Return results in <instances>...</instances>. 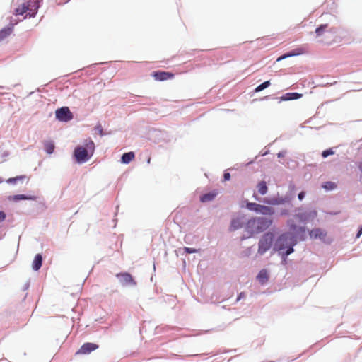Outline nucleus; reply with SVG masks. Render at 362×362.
Returning a JSON list of instances; mask_svg holds the SVG:
<instances>
[{"mask_svg":"<svg viewBox=\"0 0 362 362\" xmlns=\"http://www.w3.org/2000/svg\"><path fill=\"white\" fill-rule=\"evenodd\" d=\"M10 200H13L15 202L19 201V200H35L36 197L35 196H27L25 194H17L13 195L12 197H9Z\"/></svg>","mask_w":362,"mask_h":362,"instance_id":"17","label":"nucleus"},{"mask_svg":"<svg viewBox=\"0 0 362 362\" xmlns=\"http://www.w3.org/2000/svg\"><path fill=\"white\" fill-rule=\"evenodd\" d=\"M224 181H228L230 179V175L229 173H225L223 175Z\"/></svg>","mask_w":362,"mask_h":362,"instance_id":"32","label":"nucleus"},{"mask_svg":"<svg viewBox=\"0 0 362 362\" xmlns=\"http://www.w3.org/2000/svg\"><path fill=\"white\" fill-rule=\"evenodd\" d=\"M361 233H362V229H361V231L359 232L358 235H359Z\"/></svg>","mask_w":362,"mask_h":362,"instance_id":"37","label":"nucleus"},{"mask_svg":"<svg viewBox=\"0 0 362 362\" xmlns=\"http://www.w3.org/2000/svg\"><path fill=\"white\" fill-rule=\"evenodd\" d=\"M291 95H292V100L299 99L302 97V94L298 93H291Z\"/></svg>","mask_w":362,"mask_h":362,"instance_id":"30","label":"nucleus"},{"mask_svg":"<svg viewBox=\"0 0 362 362\" xmlns=\"http://www.w3.org/2000/svg\"><path fill=\"white\" fill-rule=\"evenodd\" d=\"M322 187L327 190H332L337 187V185L332 182H326Z\"/></svg>","mask_w":362,"mask_h":362,"instance_id":"26","label":"nucleus"},{"mask_svg":"<svg viewBox=\"0 0 362 362\" xmlns=\"http://www.w3.org/2000/svg\"><path fill=\"white\" fill-rule=\"evenodd\" d=\"M274 235L272 233H267L263 235L259 242L258 253L263 255L270 249Z\"/></svg>","mask_w":362,"mask_h":362,"instance_id":"6","label":"nucleus"},{"mask_svg":"<svg viewBox=\"0 0 362 362\" xmlns=\"http://www.w3.org/2000/svg\"><path fill=\"white\" fill-rule=\"evenodd\" d=\"M6 218V214L4 211H0V223L3 222Z\"/></svg>","mask_w":362,"mask_h":362,"instance_id":"31","label":"nucleus"},{"mask_svg":"<svg viewBox=\"0 0 362 362\" xmlns=\"http://www.w3.org/2000/svg\"><path fill=\"white\" fill-rule=\"evenodd\" d=\"M259 213L264 215H272L274 213V211L272 207L261 205Z\"/></svg>","mask_w":362,"mask_h":362,"instance_id":"20","label":"nucleus"},{"mask_svg":"<svg viewBox=\"0 0 362 362\" xmlns=\"http://www.w3.org/2000/svg\"><path fill=\"white\" fill-rule=\"evenodd\" d=\"M332 154H334V151L332 149H327V150H325V151H322V156L323 158H326L328 156H330V155H332Z\"/></svg>","mask_w":362,"mask_h":362,"instance_id":"28","label":"nucleus"},{"mask_svg":"<svg viewBox=\"0 0 362 362\" xmlns=\"http://www.w3.org/2000/svg\"><path fill=\"white\" fill-rule=\"evenodd\" d=\"M25 178V175H18L15 177L8 178L6 182L8 184H16L17 182H23Z\"/></svg>","mask_w":362,"mask_h":362,"instance_id":"22","label":"nucleus"},{"mask_svg":"<svg viewBox=\"0 0 362 362\" xmlns=\"http://www.w3.org/2000/svg\"><path fill=\"white\" fill-rule=\"evenodd\" d=\"M98 130H99V133H100V134L101 136H103V128H102V127H101V126H98Z\"/></svg>","mask_w":362,"mask_h":362,"instance_id":"35","label":"nucleus"},{"mask_svg":"<svg viewBox=\"0 0 362 362\" xmlns=\"http://www.w3.org/2000/svg\"><path fill=\"white\" fill-rule=\"evenodd\" d=\"M13 30V25H11L0 30V42L8 37Z\"/></svg>","mask_w":362,"mask_h":362,"instance_id":"14","label":"nucleus"},{"mask_svg":"<svg viewBox=\"0 0 362 362\" xmlns=\"http://www.w3.org/2000/svg\"><path fill=\"white\" fill-rule=\"evenodd\" d=\"M260 206H261L260 204L253 203V202H250V203L247 204V207L248 209H250L251 211H255L256 212H259Z\"/></svg>","mask_w":362,"mask_h":362,"instance_id":"25","label":"nucleus"},{"mask_svg":"<svg viewBox=\"0 0 362 362\" xmlns=\"http://www.w3.org/2000/svg\"><path fill=\"white\" fill-rule=\"evenodd\" d=\"M42 255L40 254H37L35 256L34 259L33 261V264H32L33 269L35 271H38L42 266Z\"/></svg>","mask_w":362,"mask_h":362,"instance_id":"15","label":"nucleus"},{"mask_svg":"<svg viewBox=\"0 0 362 362\" xmlns=\"http://www.w3.org/2000/svg\"><path fill=\"white\" fill-rule=\"evenodd\" d=\"M272 223V219L264 217L252 218L247 221L246 230L251 234L259 233L267 229Z\"/></svg>","mask_w":362,"mask_h":362,"instance_id":"3","label":"nucleus"},{"mask_svg":"<svg viewBox=\"0 0 362 362\" xmlns=\"http://www.w3.org/2000/svg\"><path fill=\"white\" fill-rule=\"evenodd\" d=\"M290 232L281 235L276 240L274 249L281 251L286 249L284 255L288 256L293 252V247L297 243V239L304 240L305 236V229L304 227L298 228L290 221L288 222Z\"/></svg>","mask_w":362,"mask_h":362,"instance_id":"1","label":"nucleus"},{"mask_svg":"<svg viewBox=\"0 0 362 362\" xmlns=\"http://www.w3.org/2000/svg\"><path fill=\"white\" fill-rule=\"evenodd\" d=\"M3 182V179L0 177V184Z\"/></svg>","mask_w":362,"mask_h":362,"instance_id":"36","label":"nucleus"},{"mask_svg":"<svg viewBox=\"0 0 362 362\" xmlns=\"http://www.w3.org/2000/svg\"><path fill=\"white\" fill-rule=\"evenodd\" d=\"M26 2L22 4L15 10L16 15H23L28 12L29 17H34L37 13L40 7V3L42 0H25Z\"/></svg>","mask_w":362,"mask_h":362,"instance_id":"5","label":"nucleus"},{"mask_svg":"<svg viewBox=\"0 0 362 362\" xmlns=\"http://www.w3.org/2000/svg\"><path fill=\"white\" fill-rule=\"evenodd\" d=\"M95 145L92 140H86L85 146H77L74 150V157L79 163L87 161L94 151Z\"/></svg>","mask_w":362,"mask_h":362,"instance_id":"4","label":"nucleus"},{"mask_svg":"<svg viewBox=\"0 0 362 362\" xmlns=\"http://www.w3.org/2000/svg\"><path fill=\"white\" fill-rule=\"evenodd\" d=\"M135 158V155L134 152H128L125 153L122 156V162L124 163H129L132 160H133Z\"/></svg>","mask_w":362,"mask_h":362,"instance_id":"19","label":"nucleus"},{"mask_svg":"<svg viewBox=\"0 0 362 362\" xmlns=\"http://www.w3.org/2000/svg\"><path fill=\"white\" fill-rule=\"evenodd\" d=\"M270 84L271 83H270L269 81H264V83H262V84H260L257 87H256V88L255 89V92H256V93L260 92L262 90L268 88L270 86Z\"/></svg>","mask_w":362,"mask_h":362,"instance_id":"24","label":"nucleus"},{"mask_svg":"<svg viewBox=\"0 0 362 362\" xmlns=\"http://www.w3.org/2000/svg\"><path fill=\"white\" fill-rule=\"evenodd\" d=\"M315 33L317 41L325 45H332L341 41L337 28L329 27L327 23L318 26L315 29Z\"/></svg>","mask_w":362,"mask_h":362,"instance_id":"2","label":"nucleus"},{"mask_svg":"<svg viewBox=\"0 0 362 362\" xmlns=\"http://www.w3.org/2000/svg\"><path fill=\"white\" fill-rule=\"evenodd\" d=\"M243 217H238L236 218L232 219L230 230H235L237 229L242 228V226L243 225Z\"/></svg>","mask_w":362,"mask_h":362,"instance_id":"13","label":"nucleus"},{"mask_svg":"<svg viewBox=\"0 0 362 362\" xmlns=\"http://www.w3.org/2000/svg\"><path fill=\"white\" fill-rule=\"evenodd\" d=\"M98 348V345L87 342L83 344L81 348L77 351L76 353V354H90L91 351L97 349Z\"/></svg>","mask_w":362,"mask_h":362,"instance_id":"11","label":"nucleus"},{"mask_svg":"<svg viewBox=\"0 0 362 362\" xmlns=\"http://www.w3.org/2000/svg\"><path fill=\"white\" fill-rule=\"evenodd\" d=\"M245 293L241 292V293L238 295V298H237V301H239L240 299H242V298H245Z\"/></svg>","mask_w":362,"mask_h":362,"instance_id":"33","label":"nucleus"},{"mask_svg":"<svg viewBox=\"0 0 362 362\" xmlns=\"http://www.w3.org/2000/svg\"><path fill=\"white\" fill-rule=\"evenodd\" d=\"M257 279L261 284L267 283L269 279V274L267 269H262L257 276Z\"/></svg>","mask_w":362,"mask_h":362,"instance_id":"16","label":"nucleus"},{"mask_svg":"<svg viewBox=\"0 0 362 362\" xmlns=\"http://www.w3.org/2000/svg\"><path fill=\"white\" fill-rule=\"evenodd\" d=\"M257 189L260 194H262V195L265 194L267 192V189H268L266 182L261 181L257 185Z\"/></svg>","mask_w":362,"mask_h":362,"instance_id":"21","label":"nucleus"},{"mask_svg":"<svg viewBox=\"0 0 362 362\" xmlns=\"http://www.w3.org/2000/svg\"><path fill=\"white\" fill-rule=\"evenodd\" d=\"M298 199H299L300 200H302V199L304 198V197H305V192H300V193L298 194Z\"/></svg>","mask_w":362,"mask_h":362,"instance_id":"34","label":"nucleus"},{"mask_svg":"<svg viewBox=\"0 0 362 362\" xmlns=\"http://www.w3.org/2000/svg\"><path fill=\"white\" fill-rule=\"evenodd\" d=\"M309 234L310 238L314 239H324L327 235L326 232L321 228H314L310 231Z\"/></svg>","mask_w":362,"mask_h":362,"instance_id":"12","label":"nucleus"},{"mask_svg":"<svg viewBox=\"0 0 362 362\" xmlns=\"http://www.w3.org/2000/svg\"><path fill=\"white\" fill-rule=\"evenodd\" d=\"M116 277L119 279V282L123 286H136V282L132 277V276L127 272L118 273L116 274Z\"/></svg>","mask_w":362,"mask_h":362,"instance_id":"8","label":"nucleus"},{"mask_svg":"<svg viewBox=\"0 0 362 362\" xmlns=\"http://www.w3.org/2000/svg\"><path fill=\"white\" fill-rule=\"evenodd\" d=\"M306 52H307L306 48L303 46H300V47H298L293 49L290 52H288L286 54H284L280 56L279 57H278L276 61L280 62L284 59H286V58H288L291 57H294V56H298V55L305 54V53H306Z\"/></svg>","mask_w":362,"mask_h":362,"instance_id":"9","label":"nucleus"},{"mask_svg":"<svg viewBox=\"0 0 362 362\" xmlns=\"http://www.w3.org/2000/svg\"><path fill=\"white\" fill-rule=\"evenodd\" d=\"M217 194L218 192L216 191L204 194L200 197V201L202 202H207L212 201L217 196Z\"/></svg>","mask_w":362,"mask_h":362,"instance_id":"18","label":"nucleus"},{"mask_svg":"<svg viewBox=\"0 0 362 362\" xmlns=\"http://www.w3.org/2000/svg\"><path fill=\"white\" fill-rule=\"evenodd\" d=\"M151 76L155 78V80L159 81L170 80L174 78V74L173 73L161 71H153L151 74Z\"/></svg>","mask_w":362,"mask_h":362,"instance_id":"10","label":"nucleus"},{"mask_svg":"<svg viewBox=\"0 0 362 362\" xmlns=\"http://www.w3.org/2000/svg\"><path fill=\"white\" fill-rule=\"evenodd\" d=\"M291 93H287L281 98H279L280 101L283 100H292V95H290Z\"/></svg>","mask_w":362,"mask_h":362,"instance_id":"27","label":"nucleus"},{"mask_svg":"<svg viewBox=\"0 0 362 362\" xmlns=\"http://www.w3.org/2000/svg\"><path fill=\"white\" fill-rule=\"evenodd\" d=\"M56 117L62 122H68L72 119L73 115L67 107H63L56 110Z\"/></svg>","mask_w":362,"mask_h":362,"instance_id":"7","label":"nucleus"},{"mask_svg":"<svg viewBox=\"0 0 362 362\" xmlns=\"http://www.w3.org/2000/svg\"><path fill=\"white\" fill-rule=\"evenodd\" d=\"M184 250L187 254L196 253L198 252V250H197V249L187 247H185Z\"/></svg>","mask_w":362,"mask_h":362,"instance_id":"29","label":"nucleus"},{"mask_svg":"<svg viewBox=\"0 0 362 362\" xmlns=\"http://www.w3.org/2000/svg\"><path fill=\"white\" fill-rule=\"evenodd\" d=\"M45 149L48 154L53 153L54 150V144L52 141H46L44 144Z\"/></svg>","mask_w":362,"mask_h":362,"instance_id":"23","label":"nucleus"}]
</instances>
